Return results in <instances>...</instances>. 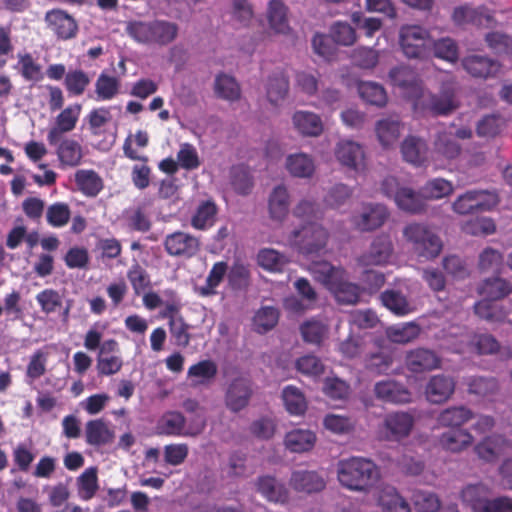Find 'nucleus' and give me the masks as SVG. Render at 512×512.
Instances as JSON below:
<instances>
[{"label": "nucleus", "instance_id": "nucleus-1", "mask_svg": "<svg viewBox=\"0 0 512 512\" xmlns=\"http://www.w3.org/2000/svg\"><path fill=\"white\" fill-rule=\"evenodd\" d=\"M376 464L364 457L342 459L337 465V477L342 486L353 491H367L379 479Z\"/></svg>", "mask_w": 512, "mask_h": 512}, {"label": "nucleus", "instance_id": "nucleus-2", "mask_svg": "<svg viewBox=\"0 0 512 512\" xmlns=\"http://www.w3.org/2000/svg\"><path fill=\"white\" fill-rule=\"evenodd\" d=\"M134 41L156 46H167L178 36L179 27L167 20L129 21L125 29Z\"/></svg>", "mask_w": 512, "mask_h": 512}, {"label": "nucleus", "instance_id": "nucleus-3", "mask_svg": "<svg viewBox=\"0 0 512 512\" xmlns=\"http://www.w3.org/2000/svg\"><path fill=\"white\" fill-rule=\"evenodd\" d=\"M399 45L407 58L422 60L432 55L433 38L419 25H404L399 31Z\"/></svg>", "mask_w": 512, "mask_h": 512}, {"label": "nucleus", "instance_id": "nucleus-4", "mask_svg": "<svg viewBox=\"0 0 512 512\" xmlns=\"http://www.w3.org/2000/svg\"><path fill=\"white\" fill-rule=\"evenodd\" d=\"M329 239L328 231L318 223H308L295 229L288 237L290 244L305 256L320 254Z\"/></svg>", "mask_w": 512, "mask_h": 512}, {"label": "nucleus", "instance_id": "nucleus-5", "mask_svg": "<svg viewBox=\"0 0 512 512\" xmlns=\"http://www.w3.org/2000/svg\"><path fill=\"white\" fill-rule=\"evenodd\" d=\"M405 238L412 243L414 251L426 259L437 257L442 250L441 239L427 226L412 223L404 228Z\"/></svg>", "mask_w": 512, "mask_h": 512}, {"label": "nucleus", "instance_id": "nucleus-6", "mask_svg": "<svg viewBox=\"0 0 512 512\" xmlns=\"http://www.w3.org/2000/svg\"><path fill=\"white\" fill-rule=\"evenodd\" d=\"M499 203L498 195L488 190H469L459 195L452 204L455 213L460 215L490 211Z\"/></svg>", "mask_w": 512, "mask_h": 512}, {"label": "nucleus", "instance_id": "nucleus-7", "mask_svg": "<svg viewBox=\"0 0 512 512\" xmlns=\"http://www.w3.org/2000/svg\"><path fill=\"white\" fill-rule=\"evenodd\" d=\"M414 423L413 415L408 412L388 413L378 427L379 437L386 441H401L410 435Z\"/></svg>", "mask_w": 512, "mask_h": 512}, {"label": "nucleus", "instance_id": "nucleus-8", "mask_svg": "<svg viewBox=\"0 0 512 512\" xmlns=\"http://www.w3.org/2000/svg\"><path fill=\"white\" fill-rule=\"evenodd\" d=\"M389 76L392 83L401 89L404 97L413 101L415 106L420 104L425 91L421 79L412 68L408 66L393 68Z\"/></svg>", "mask_w": 512, "mask_h": 512}, {"label": "nucleus", "instance_id": "nucleus-9", "mask_svg": "<svg viewBox=\"0 0 512 512\" xmlns=\"http://www.w3.org/2000/svg\"><path fill=\"white\" fill-rule=\"evenodd\" d=\"M441 357L432 349L418 347L406 352L405 368L412 374H423L439 369Z\"/></svg>", "mask_w": 512, "mask_h": 512}, {"label": "nucleus", "instance_id": "nucleus-10", "mask_svg": "<svg viewBox=\"0 0 512 512\" xmlns=\"http://www.w3.org/2000/svg\"><path fill=\"white\" fill-rule=\"evenodd\" d=\"M393 250L390 236L378 235L371 242L369 249L357 258V263L362 267L383 266L389 262Z\"/></svg>", "mask_w": 512, "mask_h": 512}, {"label": "nucleus", "instance_id": "nucleus-11", "mask_svg": "<svg viewBox=\"0 0 512 512\" xmlns=\"http://www.w3.org/2000/svg\"><path fill=\"white\" fill-rule=\"evenodd\" d=\"M123 153L128 159L140 162L134 164L131 168L130 176L133 185L139 190L148 188L152 176V168L148 165L149 157L140 155L133 149L130 137L126 138L123 143Z\"/></svg>", "mask_w": 512, "mask_h": 512}, {"label": "nucleus", "instance_id": "nucleus-12", "mask_svg": "<svg viewBox=\"0 0 512 512\" xmlns=\"http://www.w3.org/2000/svg\"><path fill=\"white\" fill-rule=\"evenodd\" d=\"M452 21L456 26L474 25L476 27L492 26L496 20L492 13L484 6L472 7L469 4L455 7L452 15Z\"/></svg>", "mask_w": 512, "mask_h": 512}, {"label": "nucleus", "instance_id": "nucleus-13", "mask_svg": "<svg viewBox=\"0 0 512 512\" xmlns=\"http://www.w3.org/2000/svg\"><path fill=\"white\" fill-rule=\"evenodd\" d=\"M163 244L167 254L174 257L191 258L200 250L199 239L183 231L168 234Z\"/></svg>", "mask_w": 512, "mask_h": 512}, {"label": "nucleus", "instance_id": "nucleus-14", "mask_svg": "<svg viewBox=\"0 0 512 512\" xmlns=\"http://www.w3.org/2000/svg\"><path fill=\"white\" fill-rule=\"evenodd\" d=\"M82 110L80 104L69 105L55 118V125L48 130L47 141L49 144L58 142L66 133L76 128Z\"/></svg>", "mask_w": 512, "mask_h": 512}, {"label": "nucleus", "instance_id": "nucleus-15", "mask_svg": "<svg viewBox=\"0 0 512 512\" xmlns=\"http://www.w3.org/2000/svg\"><path fill=\"white\" fill-rule=\"evenodd\" d=\"M455 379L446 374H436L430 377L425 386V397L432 404H442L448 401L455 392Z\"/></svg>", "mask_w": 512, "mask_h": 512}, {"label": "nucleus", "instance_id": "nucleus-16", "mask_svg": "<svg viewBox=\"0 0 512 512\" xmlns=\"http://www.w3.org/2000/svg\"><path fill=\"white\" fill-rule=\"evenodd\" d=\"M252 393L251 382L248 379L235 378L226 390L225 404L230 411L237 413L247 407Z\"/></svg>", "mask_w": 512, "mask_h": 512}, {"label": "nucleus", "instance_id": "nucleus-17", "mask_svg": "<svg viewBox=\"0 0 512 512\" xmlns=\"http://www.w3.org/2000/svg\"><path fill=\"white\" fill-rule=\"evenodd\" d=\"M373 392L378 400L392 404L409 403L412 397V393L404 384L392 379L376 382Z\"/></svg>", "mask_w": 512, "mask_h": 512}, {"label": "nucleus", "instance_id": "nucleus-18", "mask_svg": "<svg viewBox=\"0 0 512 512\" xmlns=\"http://www.w3.org/2000/svg\"><path fill=\"white\" fill-rule=\"evenodd\" d=\"M47 26L62 40L74 38L78 32V24L75 19L60 9L48 11L45 15Z\"/></svg>", "mask_w": 512, "mask_h": 512}, {"label": "nucleus", "instance_id": "nucleus-19", "mask_svg": "<svg viewBox=\"0 0 512 512\" xmlns=\"http://www.w3.org/2000/svg\"><path fill=\"white\" fill-rule=\"evenodd\" d=\"M389 216L382 204H366L359 215L353 217V223L361 231H372L381 227Z\"/></svg>", "mask_w": 512, "mask_h": 512}, {"label": "nucleus", "instance_id": "nucleus-20", "mask_svg": "<svg viewBox=\"0 0 512 512\" xmlns=\"http://www.w3.org/2000/svg\"><path fill=\"white\" fill-rule=\"evenodd\" d=\"M256 490L267 501L276 504H285L289 501V490L284 483L279 482L275 477L264 475L257 478Z\"/></svg>", "mask_w": 512, "mask_h": 512}, {"label": "nucleus", "instance_id": "nucleus-21", "mask_svg": "<svg viewBox=\"0 0 512 512\" xmlns=\"http://www.w3.org/2000/svg\"><path fill=\"white\" fill-rule=\"evenodd\" d=\"M49 145L55 147L61 166L76 167L81 164L83 149L77 140L63 136L58 142Z\"/></svg>", "mask_w": 512, "mask_h": 512}, {"label": "nucleus", "instance_id": "nucleus-22", "mask_svg": "<svg viewBox=\"0 0 512 512\" xmlns=\"http://www.w3.org/2000/svg\"><path fill=\"white\" fill-rule=\"evenodd\" d=\"M511 447V442L502 435L494 434L484 438L475 446L479 458L486 462H494Z\"/></svg>", "mask_w": 512, "mask_h": 512}, {"label": "nucleus", "instance_id": "nucleus-23", "mask_svg": "<svg viewBox=\"0 0 512 512\" xmlns=\"http://www.w3.org/2000/svg\"><path fill=\"white\" fill-rule=\"evenodd\" d=\"M289 484L295 491L307 494L320 492L325 488L324 479L315 471H294Z\"/></svg>", "mask_w": 512, "mask_h": 512}, {"label": "nucleus", "instance_id": "nucleus-24", "mask_svg": "<svg viewBox=\"0 0 512 512\" xmlns=\"http://www.w3.org/2000/svg\"><path fill=\"white\" fill-rule=\"evenodd\" d=\"M394 202L400 210L410 214H420L426 210L422 191L418 193L410 187H402L395 195Z\"/></svg>", "mask_w": 512, "mask_h": 512}, {"label": "nucleus", "instance_id": "nucleus-25", "mask_svg": "<svg viewBox=\"0 0 512 512\" xmlns=\"http://www.w3.org/2000/svg\"><path fill=\"white\" fill-rule=\"evenodd\" d=\"M335 155L342 165L354 170H357L364 161L362 146L351 140L338 143Z\"/></svg>", "mask_w": 512, "mask_h": 512}, {"label": "nucleus", "instance_id": "nucleus-26", "mask_svg": "<svg viewBox=\"0 0 512 512\" xmlns=\"http://www.w3.org/2000/svg\"><path fill=\"white\" fill-rule=\"evenodd\" d=\"M461 146L455 140V136L451 133L441 132L438 133L432 150L433 160H452L459 156Z\"/></svg>", "mask_w": 512, "mask_h": 512}, {"label": "nucleus", "instance_id": "nucleus-27", "mask_svg": "<svg viewBox=\"0 0 512 512\" xmlns=\"http://www.w3.org/2000/svg\"><path fill=\"white\" fill-rule=\"evenodd\" d=\"M86 442L92 446H104L114 440V431L103 419L90 420L85 426Z\"/></svg>", "mask_w": 512, "mask_h": 512}, {"label": "nucleus", "instance_id": "nucleus-28", "mask_svg": "<svg viewBox=\"0 0 512 512\" xmlns=\"http://www.w3.org/2000/svg\"><path fill=\"white\" fill-rule=\"evenodd\" d=\"M257 264L270 273H282L290 263L289 257L273 248H262L257 253Z\"/></svg>", "mask_w": 512, "mask_h": 512}, {"label": "nucleus", "instance_id": "nucleus-29", "mask_svg": "<svg viewBox=\"0 0 512 512\" xmlns=\"http://www.w3.org/2000/svg\"><path fill=\"white\" fill-rule=\"evenodd\" d=\"M289 92V78L282 69L274 71L267 80L266 95L271 104L277 105Z\"/></svg>", "mask_w": 512, "mask_h": 512}, {"label": "nucleus", "instance_id": "nucleus-30", "mask_svg": "<svg viewBox=\"0 0 512 512\" xmlns=\"http://www.w3.org/2000/svg\"><path fill=\"white\" fill-rule=\"evenodd\" d=\"M473 443V436L465 429H451L439 437L440 446L450 452H461Z\"/></svg>", "mask_w": 512, "mask_h": 512}, {"label": "nucleus", "instance_id": "nucleus-31", "mask_svg": "<svg viewBox=\"0 0 512 512\" xmlns=\"http://www.w3.org/2000/svg\"><path fill=\"white\" fill-rule=\"evenodd\" d=\"M427 144L424 140L415 137H407L401 145V153L405 161L421 166L427 161Z\"/></svg>", "mask_w": 512, "mask_h": 512}, {"label": "nucleus", "instance_id": "nucleus-32", "mask_svg": "<svg viewBox=\"0 0 512 512\" xmlns=\"http://www.w3.org/2000/svg\"><path fill=\"white\" fill-rule=\"evenodd\" d=\"M474 417L471 409L461 405L444 409L437 417V422L442 427L461 429L460 427Z\"/></svg>", "mask_w": 512, "mask_h": 512}, {"label": "nucleus", "instance_id": "nucleus-33", "mask_svg": "<svg viewBox=\"0 0 512 512\" xmlns=\"http://www.w3.org/2000/svg\"><path fill=\"white\" fill-rule=\"evenodd\" d=\"M464 69L473 77L487 78L498 70L496 61L480 55H470L462 61Z\"/></svg>", "mask_w": 512, "mask_h": 512}, {"label": "nucleus", "instance_id": "nucleus-34", "mask_svg": "<svg viewBox=\"0 0 512 512\" xmlns=\"http://www.w3.org/2000/svg\"><path fill=\"white\" fill-rule=\"evenodd\" d=\"M295 128L305 136H319L323 123L317 114L309 111H296L292 117Z\"/></svg>", "mask_w": 512, "mask_h": 512}, {"label": "nucleus", "instance_id": "nucleus-35", "mask_svg": "<svg viewBox=\"0 0 512 512\" xmlns=\"http://www.w3.org/2000/svg\"><path fill=\"white\" fill-rule=\"evenodd\" d=\"M328 290L334 295L337 302L341 304H356L360 297L359 286L347 281L345 274H341Z\"/></svg>", "mask_w": 512, "mask_h": 512}, {"label": "nucleus", "instance_id": "nucleus-36", "mask_svg": "<svg viewBox=\"0 0 512 512\" xmlns=\"http://www.w3.org/2000/svg\"><path fill=\"white\" fill-rule=\"evenodd\" d=\"M186 418L178 411L165 412L157 422L158 434L166 436H184Z\"/></svg>", "mask_w": 512, "mask_h": 512}, {"label": "nucleus", "instance_id": "nucleus-37", "mask_svg": "<svg viewBox=\"0 0 512 512\" xmlns=\"http://www.w3.org/2000/svg\"><path fill=\"white\" fill-rule=\"evenodd\" d=\"M511 292V283L500 277L487 278L478 287V293L488 300H501Z\"/></svg>", "mask_w": 512, "mask_h": 512}, {"label": "nucleus", "instance_id": "nucleus-38", "mask_svg": "<svg viewBox=\"0 0 512 512\" xmlns=\"http://www.w3.org/2000/svg\"><path fill=\"white\" fill-rule=\"evenodd\" d=\"M78 190L87 197H96L103 189L101 177L91 169H81L75 173Z\"/></svg>", "mask_w": 512, "mask_h": 512}, {"label": "nucleus", "instance_id": "nucleus-39", "mask_svg": "<svg viewBox=\"0 0 512 512\" xmlns=\"http://www.w3.org/2000/svg\"><path fill=\"white\" fill-rule=\"evenodd\" d=\"M380 299L382 304L397 316L408 315L414 310L407 297L398 290H385L381 293Z\"/></svg>", "mask_w": 512, "mask_h": 512}, {"label": "nucleus", "instance_id": "nucleus-40", "mask_svg": "<svg viewBox=\"0 0 512 512\" xmlns=\"http://www.w3.org/2000/svg\"><path fill=\"white\" fill-rule=\"evenodd\" d=\"M454 89L443 85L438 95H430L429 109L435 115H448L457 108Z\"/></svg>", "mask_w": 512, "mask_h": 512}, {"label": "nucleus", "instance_id": "nucleus-41", "mask_svg": "<svg viewBox=\"0 0 512 512\" xmlns=\"http://www.w3.org/2000/svg\"><path fill=\"white\" fill-rule=\"evenodd\" d=\"M227 270L228 265L226 262L219 261L214 263L208 273L205 284L195 288L196 293L201 297H210L216 295V289L224 280Z\"/></svg>", "mask_w": 512, "mask_h": 512}, {"label": "nucleus", "instance_id": "nucleus-42", "mask_svg": "<svg viewBox=\"0 0 512 512\" xmlns=\"http://www.w3.org/2000/svg\"><path fill=\"white\" fill-rule=\"evenodd\" d=\"M270 217L282 221L289 210V193L285 186H276L269 196L268 203Z\"/></svg>", "mask_w": 512, "mask_h": 512}, {"label": "nucleus", "instance_id": "nucleus-43", "mask_svg": "<svg viewBox=\"0 0 512 512\" xmlns=\"http://www.w3.org/2000/svg\"><path fill=\"white\" fill-rule=\"evenodd\" d=\"M376 134L383 147L396 143L401 134V122L398 118L381 119L376 124Z\"/></svg>", "mask_w": 512, "mask_h": 512}, {"label": "nucleus", "instance_id": "nucleus-44", "mask_svg": "<svg viewBox=\"0 0 512 512\" xmlns=\"http://www.w3.org/2000/svg\"><path fill=\"white\" fill-rule=\"evenodd\" d=\"M316 436L309 430L296 429L285 436V446L291 452L302 453L313 448Z\"/></svg>", "mask_w": 512, "mask_h": 512}, {"label": "nucleus", "instance_id": "nucleus-45", "mask_svg": "<svg viewBox=\"0 0 512 512\" xmlns=\"http://www.w3.org/2000/svg\"><path fill=\"white\" fill-rule=\"evenodd\" d=\"M267 17L270 28L275 33L286 34L289 31L287 8L281 0H271L269 2Z\"/></svg>", "mask_w": 512, "mask_h": 512}, {"label": "nucleus", "instance_id": "nucleus-46", "mask_svg": "<svg viewBox=\"0 0 512 512\" xmlns=\"http://www.w3.org/2000/svg\"><path fill=\"white\" fill-rule=\"evenodd\" d=\"M218 208L213 200H206L199 204L191 219V225L197 230H206L212 227L216 220Z\"/></svg>", "mask_w": 512, "mask_h": 512}, {"label": "nucleus", "instance_id": "nucleus-47", "mask_svg": "<svg viewBox=\"0 0 512 512\" xmlns=\"http://www.w3.org/2000/svg\"><path fill=\"white\" fill-rule=\"evenodd\" d=\"M121 87L120 80L106 72H101L95 82V93L98 101L112 100L119 94Z\"/></svg>", "mask_w": 512, "mask_h": 512}, {"label": "nucleus", "instance_id": "nucleus-48", "mask_svg": "<svg viewBox=\"0 0 512 512\" xmlns=\"http://www.w3.org/2000/svg\"><path fill=\"white\" fill-rule=\"evenodd\" d=\"M421 328L415 322L390 326L386 329L388 339L396 344H407L419 337Z\"/></svg>", "mask_w": 512, "mask_h": 512}, {"label": "nucleus", "instance_id": "nucleus-49", "mask_svg": "<svg viewBox=\"0 0 512 512\" xmlns=\"http://www.w3.org/2000/svg\"><path fill=\"white\" fill-rule=\"evenodd\" d=\"M286 168L292 176L298 178H309L315 170L313 160L304 153L289 155Z\"/></svg>", "mask_w": 512, "mask_h": 512}, {"label": "nucleus", "instance_id": "nucleus-50", "mask_svg": "<svg viewBox=\"0 0 512 512\" xmlns=\"http://www.w3.org/2000/svg\"><path fill=\"white\" fill-rule=\"evenodd\" d=\"M310 271L314 278L322 283L327 289L341 276L346 274L345 270L335 267L329 262L320 261L311 264Z\"/></svg>", "mask_w": 512, "mask_h": 512}, {"label": "nucleus", "instance_id": "nucleus-51", "mask_svg": "<svg viewBox=\"0 0 512 512\" xmlns=\"http://www.w3.org/2000/svg\"><path fill=\"white\" fill-rule=\"evenodd\" d=\"M496 300L482 299L474 305L475 314L489 322H504L507 312L504 307L496 304Z\"/></svg>", "mask_w": 512, "mask_h": 512}, {"label": "nucleus", "instance_id": "nucleus-52", "mask_svg": "<svg viewBox=\"0 0 512 512\" xmlns=\"http://www.w3.org/2000/svg\"><path fill=\"white\" fill-rule=\"evenodd\" d=\"M358 93L365 102L377 107L385 106L388 100L384 87L375 82H360Z\"/></svg>", "mask_w": 512, "mask_h": 512}, {"label": "nucleus", "instance_id": "nucleus-53", "mask_svg": "<svg viewBox=\"0 0 512 512\" xmlns=\"http://www.w3.org/2000/svg\"><path fill=\"white\" fill-rule=\"evenodd\" d=\"M214 90L217 97L227 101H236L241 95L240 86L235 78L226 74H219L216 77Z\"/></svg>", "mask_w": 512, "mask_h": 512}, {"label": "nucleus", "instance_id": "nucleus-54", "mask_svg": "<svg viewBox=\"0 0 512 512\" xmlns=\"http://www.w3.org/2000/svg\"><path fill=\"white\" fill-rule=\"evenodd\" d=\"M230 183L237 194L248 195L253 187L252 176L244 165H236L230 169Z\"/></svg>", "mask_w": 512, "mask_h": 512}, {"label": "nucleus", "instance_id": "nucleus-55", "mask_svg": "<svg viewBox=\"0 0 512 512\" xmlns=\"http://www.w3.org/2000/svg\"><path fill=\"white\" fill-rule=\"evenodd\" d=\"M279 320V311L271 306L260 308L254 318L253 326L257 333L264 334L273 329Z\"/></svg>", "mask_w": 512, "mask_h": 512}, {"label": "nucleus", "instance_id": "nucleus-56", "mask_svg": "<svg viewBox=\"0 0 512 512\" xmlns=\"http://www.w3.org/2000/svg\"><path fill=\"white\" fill-rule=\"evenodd\" d=\"M329 35L334 43L341 46H352L357 40L356 30L347 22L336 21L329 30Z\"/></svg>", "mask_w": 512, "mask_h": 512}, {"label": "nucleus", "instance_id": "nucleus-57", "mask_svg": "<svg viewBox=\"0 0 512 512\" xmlns=\"http://www.w3.org/2000/svg\"><path fill=\"white\" fill-rule=\"evenodd\" d=\"M393 364V357L391 353L378 351L369 353L364 358L365 368L377 375L386 374Z\"/></svg>", "mask_w": 512, "mask_h": 512}, {"label": "nucleus", "instance_id": "nucleus-58", "mask_svg": "<svg viewBox=\"0 0 512 512\" xmlns=\"http://www.w3.org/2000/svg\"><path fill=\"white\" fill-rule=\"evenodd\" d=\"M71 218V209L67 203L55 202L46 209V221L53 228L66 226Z\"/></svg>", "mask_w": 512, "mask_h": 512}, {"label": "nucleus", "instance_id": "nucleus-59", "mask_svg": "<svg viewBox=\"0 0 512 512\" xmlns=\"http://www.w3.org/2000/svg\"><path fill=\"white\" fill-rule=\"evenodd\" d=\"M283 401L287 411L293 415H301L306 411L307 403L302 392L294 387L287 386L282 392Z\"/></svg>", "mask_w": 512, "mask_h": 512}, {"label": "nucleus", "instance_id": "nucleus-60", "mask_svg": "<svg viewBox=\"0 0 512 512\" xmlns=\"http://www.w3.org/2000/svg\"><path fill=\"white\" fill-rule=\"evenodd\" d=\"M90 84L88 74L81 70L75 69L67 72L64 78V85L70 95L80 96Z\"/></svg>", "mask_w": 512, "mask_h": 512}, {"label": "nucleus", "instance_id": "nucleus-61", "mask_svg": "<svg viewBox=\"0 0 512 512\" xmlns=\"http://www.w3.org/2000/svg\"><path fill=\"white\" fill-rule=\"evenodd\" d=\"M454 188L450 181L443 178H435L426 182L421 188L425 200H436L452 194Z\"/></svg>", "mask_w": 512, "mask_h": 512}, {"label": "nucleus", "instance_id": "nucleus-62", "mask_svg": "<svg viewBox=\"0 0 512 512\" xmlns=\"http://www.w3.org/2000/svg\"><path fill=\"white\" fill-rule=\"evenodd\" d=\"M127 278L133 288L135 295L142 294L150 288L151 280L148 272L137 261L127 271Z\"/></svg>", "mask_w": 512, "mask_h": 512}, {"label": "nucleus", "instance_id": "nucleus-63", "mask_svg": "<svg viewBox=\"0 0 512 512\" xmlns=\"http://www.w3.org/2000/svg\"><path fill=\"white\" fill-rule=\"evenodd\" d=\"M217 371V365L212 360H202L190 366L187 375L196 378V384H205L215 378Z\"/></svg>", "mask_w": 512, "mask_h": 512}, {"label": "nucleus", "instance_id": "nucleus-64", "mask_svg": "<svg viewBox=\"0 0 512 512\" xmlns=\"http://www.w3.org/2000/svg\"><path fill=\"white\" fill-rule=\"evenodd\" d=\"M20 74L26 81L39 82L43 79L42 67L30 53L18 55Z\"/></svg>", "mask_w": 512, "mask_h": 512}]
</instances>
